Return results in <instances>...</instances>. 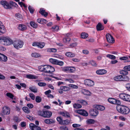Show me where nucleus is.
Wrapping results in <instances>:
<instances>
[{"label": "nucleus", "instance_id": "nucleus-1", "mask_svg": "<svg viewBox=\"0 0 130 130\" xmlns=\"http://www.w3.org/2000/svg\"><path fill=\"white\" fill-rule=\"evenodd\" d=\"M116 108L117 110L121 113L127 114L130 111L128 108L123 105H117Z\"/></svg>", "mask_w": 130, "mask_h": 130}, {"label": "nucleus", "instance_id": "nucleus-2", "mask_svg": "<svg viewBox=\"0 0 130 130\" xmlns=\"http://www.w3.org/2000/svg\"><path fill=\"white\" fill-rule=\"evenodd\" d=\"M13 42L9 37H0V43L6 45H10L13 43Z\"/></svg>", "mask_w": 130, "mask_h": 130}, {"label": "nucleus", "instance_id": "nucleus-3", "mask_svg": "<svg viewBox=\"0 0 130 130\" xmlns=\"http://www.w3.org/2000/svg\"><path fill=\"white\" fill-rule=\"evenodd\" d=\"M38 114L40 116L44 118H50L52 115V113L51 111H39Z\"/></svg>", "mask_w": 130, "mask_h": 130}, {"label": "nucleus", "instance_id": "nucleus-4", "mask_svg": "<svg viewBox=\"0 0 130 130\" xmlns=\"http://www.w3.org/2000/svg\"><path fill=\"white\" fill-rule=\"evenodd\" d=\"M13 44L15 48L18 49L23 47L24 43L21 41L16 40L13 42Z\"/></svg>", "mask_w": 130, "mask_h": 130}, {"label": "nucleus", "instance_id": "nucleus-5", "mask_svg": "<svg viewBox=\"0 0 130 130\" xmlns=\"http://www.w3.org/2000/svg\"><path fill=\"white\" fill-rule=\"evenodd\" d=\"M119 96L121 99L124 101L130 102V95H129L122 93L119 94Z\"/></svg>", "mask_w": 130, "mask_h": 130}, {"label": "nucleus", "instance_id": "nucleus-6", "mask_svg": "<svg viewBox=\"0 0 130 130\" xmlns=\"http://www.w3.org/2000/svg\"><path fill=\"white\" fill-rule=\"evenodd\" d=\"M75 68L74 67H67L62 68V70L65 72H68L71 73L74 72L75 70Z\"/></svg>", "mask_w": 130, "mask_h": 130}, {"label": "nucleus", "instance_id": "nucleus-7", "mask_svg": "<svg viewBox=\"0 0 130 130\" xmlns=\"http://www.w3.org/2000/svg\"><path fill=\"white\" fill-rule=\"evenodd\" d=\"M49 61L53 64L58 65L61 66H62L63 64V61L51 58L50 59Z\"/></svg>", "mask_w": 130, "mask_h": 130}, {"label": "nucleus", "instance_id": "nucleus-8", "mask_svg": "<svg viewBox=\"0 0 130 130\" xmlns=\"http://www.w3.org/2000/svg\"><path fill=\"white\" fill-rule=\"evenodd\" d=\"M0 4L2 5L6 9H10L11 6L9 3L5 1H3L0 2Z\"/></svg>", "mask_w": 130, "mask_h": 130}, {"label": "nucleus", "instance_id": "nucleus-9", "mask_svg": "<svg viewBox=\"0 0 130 130\" xmlns=\"http://www.w3.org/2000/svg\"><path fill=\"white\" fill-rule=\"evenodd\" d=\"M108 101L110 103L114 104L119 105L121 104L120 101L113 98H109L108 99Z\"/></svg>", "mask_w": 130, "mask_h": 130}, {"label": "nucleus", "instance_id": "nucleus-10", "mask_svg": "<svg viewBox=\"0 0 130 130\" xmlns=\"http://www.w3.org/2000/svg\"><path fill=\"white\" fill-rule=\"evenodd\" d=\"M106 37L107 41L110 43H113L115 40L113 37L109 34H107Z\"/></svg>", "mask_w": 130, "mask_h": 130}, {"label": "nucleus", "instance_id": "nucleus-11", "mask_svg": "<svg viewBox=\"0 0 130 130\" xmlns=\"http://www.w3.org/2000/svg\"><path fill=\"white\" fill-rule=\"evenodd\" d=\"M84 84L86 86L89 87L92 86L94 85V82L92 80L89 79L85 80Z\"/></svg>", "mask_w": 130, "mask_h": 130}, {"label": "nucleus", "instance_id": "nucleus-12", "mask_svg": "<svg viewBox=\"0 0 130 130\" xmlns=\"http://www.w3.org/2000/svg\"><path fill=\"white\" fill-rule=\"evenodd\" d=\"M29 128L31 130H41V128L33 123H30L29 125Z\"/></svg>", "mask_w": 130, "mask_h": 130}, {"label": "nucleus", "instance_id": "nucleus-13", "mask_svg": "<svg viewBox=\"0 0 130 130\" xmlns=\"http://www.w3.org/2000/svg\"><path fill=\"white\" fill-rule=\"evenodd\" d=\"M90 114L92 116H96L98 114V111L95 109H91L89 111Z\"/></svg>", "mask_w": 130, "mask_h": 130}, {"label": "nucleus", "instance_id": "nucleus-14", "mask_svg": "<svg viewBox=\"0 0 130 130\" xmlns=\"http://www.w3.org/2000/svg\"><path fill=\"white\" fill-rule=\"evenodd\" d=\"M76 112L80 114L85 116H87L88 115V112L84 110H77Z\"/></svg>", "mask_w": 130, "mask_h": 130}, {"label": "nucleus", "instance_id": "nucleus-15", "mask_svg": "<svg viewBox=\"0 0 130 130\" xmlns=\"http://www.w3.org/2000/svg\"><path fill=\"white\" fill-rule=\"evenodd\" d=\"M3 112L4 115H8L10 113L9 109L7 106H4L3 108Z\"/></svg>", "mask_w": 130, "mask_h": 130}, {"label": "nucleus", "instance_id": "nucleus-16", "mask_svg": "<svg viewBox=\"0 0 130 130\" xmlns=\"http://www.w3.org/2000/svg\"><path fill=\"white\" fill-rule=\"evenodd\" d=\"M6 32V29L5 26L3 25L2 22L0 21V33H4Z\"/></svg>", "mask_w": 130, "mask_h": 130}, {"label": "nucleus", "instance_id": "nucleus-17", "mask_svg": "<svg viewBox=\"0 0 130 130\" xmlns=\"http://www.w3.org/2000/svg\"><path fill=\"white\" fill-rule=\"evenodd\" d=\"M94 108L96 109L101 111L104 110L105 109V107L104 106L99 105H95Z\"/></svg>", "mask_w": 130, "mask_h": 130}, {"label": "nucleus", "instance_id": "nucleus-18", "mask_svg": "<svg viewBox=\"0 0 130 130\" xmlns=\"http://www.w3.org/2000/svg\"><path fill=\"white\" fill-rule=\"evenodd\" d=\"M107 71L104 70H99L96 71V73L99 75H103L106 73Z\"/></svg>", "mask_w": 130, "mask_h": 130}, {"label": "nucleus", "instance_id": "nucleus-19", "mask_svg": "<svg viewBox=\"0 0 130 130\" xmlns=\"http://www.w3.org/2000/svg\"><path fill=\"white\" fill-rule=\"evenodd\" d=\"M18 28L19 30L22 31L25 30L27 29L26 26L23 24H19Z\"/></svg>", "mask_w": 130, "mask_h": 130}, {"label": "nucleus", "instance_id": "nucleus-20", "mask_svg": "<svg viewBox=\"0 0 130 130\" xmlns=\"http://www.w3.org/2000/svg\"><path fill=\"white\" fill-rule=\"evenodd\" d=\"M39 12L42 15L46 17L47 15V13L45 11V10H43V8H41L40 9Z\"/></svg>", "mask_w": 130, "mask_h": 130}, {"label": "nucleus", "instance_id": "nucleus-21", "mask_svg": "<svg viewBox=\"0 0 130 130\" xmlns=\"http://www.w3.org/2000/svg\"><path fill=\"white\" fill-rule=\"evenodd\" d=\"M0 61H6L7 60V57L4 55L1 54L0 56Z\"/></svg>", "mask_w": 130, "mask_h": 130}, {"label": "nucleus", "instance_id": "nucleus-22", "mask_svg": "<svg viewBox=\"0 0 130 130\" xmlns=\"http://www.w3.org/2000/svg\"><path fill=\"white\" fill-rule=\"evenodd\" d=\"M96 27L98 31L101 30L103 29H104L103 26L100 23L98 24Z\"/></svg>", "mask_w": 130, "mask_h": 130}, {"label": "nucleus", "instance_id": "nucleus-23", "mask_svg": "<svg viewBox=\"0 0 130 130\" xmlns=\"http://www.w3.org/2000/svg\"><path fill=\"white\" fill-rule=\"evenodd\" d=\"M81 92L85 95H91V93L89 91L85 89H83Z\"/></svg>", "mask_w": 130, "mask_h": 130}, {"label": "nucleus", "instance_id": "nucleus-24", "mask_svg": "<svg viewBox=\"0 0 130 130\" xmlns=\"http://www.w3.org/2000/svg\"><path fill=\"white\" fill-rule=\"evenodd\" d=\"M65 55L68 57H73L75 56V54L72 52H67L66 53Z\"/></svg>", "mask_w": 130, "mask_h": 130}, {"label": "nucleus", "instance_id": "nucleus-25", "mask_svg": "<svg viewBox=\"0 0 130 130\" xmlns=\"http://www.w3.org/2000/svg\"><path fill=\"white\" fill-rule=\"evenodd\" d=\"M122 75H118L115 77L114 78V79L116 81H122Z\"/></svg>", "mask_w": 130, "mask_h": 130}, {"label": "nucleus", "instance_id": "nucleus-26", "mask_svg": "<svg viewBox=\"0 0 130 130\" xmlns=\"http://www.w3.org/2000/svg\"><path fill=\"white\" fill-rule=\"evenodd\" d=\"M54 71L55 69L53 67L48 66V73H51Z\"/></svg>", "mask_w": 130, "mask_h": 130}, {"label": "nucleus", "instance_id": "nucleus-27", "mask_svg": "<svg viewBox=\"0 0 130 130\" xmlns=\"http://www.w3.org/2000/svg\"><path fill=\"white\" fill-rule=\"evenodd\" d=\"M122 81L128 82L129 80V77L126 75H122Z\"/></svg>", "mask_w": 130, "mask_h": 130}, {"label": "nucleus", "instance_id": "nucleus-28", "mask_svg": "<svg viewBox=\"0 0 130 130\" xmlns=\"http://www.w3.org/2000/svg\"><path fill=\"white\" fill-rule=\"evenodd\" d=\"M26 77L27 78L30 79H35L36 78L35 76L31 74L27 75Z\"/></svg>", "mask_w": 130, "mask_h": 130}, {"label": "nucleus", "instance_id": "nucleus-29", "mask_svg": "<svg viewBox=\"0 0 130 130\" xmlns=\"http://www.w3.org/2000/svg\"><path fill=\"white\" fill-rule=\"evenodd\" d=\"M60 88L64 91H67L70 90L69 88V87L65 86L61 87Z\"/></svg>", "mask_w": 130, "mask_h": 130}, {"label": "nucleus", "instance_id": "nucleus-30", "mask_svg": "<svg viewBox=\"0 0 130 130\" xmlns=\"http://www.w3.org/2000/svg\"><path fill=\"white\" fill-rule=\"evenodd\" d=\"M30 25L33 28H36L38 27V25L35 22L31 21L30 22Z\"/></svg>", "mask_w": 130, "mask_h": 130}, {"label": "nucleus", "instance_id": "nucleus-31", "mask_svg": "<svg viewBox=\"0 0 130 130\" xmlns=\"http://www.w3.org/2000/svg\"><path fill=\"white\" fill-rule=\"evenodd\" d=\"M46 50L48 52H55L57 51L56 49L55 48H48Z\"/></svg>", "mask_w": 130, "mask_h": 130}, {"label": "nucleus", "instance_id": "nucleus-32", "mask_svg": "<svg viewBox=\"0 0 130 130\" xmlns=\"http://www.w3.org/2000/svg\"><path fill=\"white\" fill-rule=\"evenodd\" d=\"M88 34L85 32L82 33L81 35V37L84 39H85L88 37Z\"/></svg>", "mask_w": 130, "mask_h": 130}, {"label": "nucleus", "instance_id": "nucleus-33", "mask_svg": "<svg viewBox=\"0 0 130 130\" xmlns=\"http://www.w3.org/2000/svg\"><path fill=\"white\" fill-rule=\"evenodd\" d=\"M31 56L32 57L35 58L39 57L40 56L39 54L35 52L32 53L31 54Z\"/></svg>", "mask_w": 130, "mask_h": 130}, {"label": "nucleus", "instance_id": "nucleus-34", "mask_svg": "<svg viewBox=\"0 0 130 130\" xmlns=\"http://www.w3.org/2000/svg\"><path fill=\"white\" fill-rule=\"evenodd\" d=\"M22 109L26 113H29L30 112V110L27 107H23Z\"/></svg>", "mask_w": 130, "mask_h": 130}, {"label": "nucleus", "instance_id": "nucleus-35", "mask_svg": "<svg viewBox=\"0 0 130 130\" xmlns=\"http://www.w3.org/2000/svg\"><path fill=\"white\" fill-rule=\"evenodd\" d=\"M38 44L37 46L40 48H42L45 46V44L43 42H38Z\"/></svg>", "mask_w": 130, "mask_h": 130}, {"label": "nucleus", "instance_id": "nucleus-36", "mask_svg": "<svg viewBox=\"0 0 130 130\" xmlns=\"http://www.w3.org/2000/svg\"><path fill=\"white\" fill-rule=\"evenodd\" d=\"M73 107L74 108H81L82 105L78 104H73Z\"/></svg>", "mask_w": 130, "mask_h": 130}, {"label": "nucleus", "instance_id": "nucleus-37", "mask_svg": "<svg viewBox=\"0 0 130 130\" xmlns=\"http://www.w3.org/2000/svg\"><path fill=\"white\" fill-rule=\"evenodd\" d=\"M106 57L110 59H115L116 58V57L115 56L110 54L107 55Z\"/></svg>", "mask_w": 130, "mask_h": 130}, {"label": "nucleus", "instance_id": "nucleus-38", "mask_svg": "<svg viewBox=\"0 0 130 130\" xmlns=\"http://www.w3.org/2000/svg\"><path fill=\"white\" fill-rule=\"evenodd\" d=\"M29 89L34 92L36 93L37 92V89L35 87H32L29 88Z\"/></svg>", "mask_w": 130, "mask_h": 130}, {"label": "nucleus", "instance_id": "nucleus-39", "mask_svg": "<svg viewBox=\"0 0 130 130\" xmlns=\"http://www.w3.org/2000/svg\"><path fill=\"white\" fill-rule=\"evenodd\" d=\"M120 73L123 75H127L128 74V72L125 70H122L120 71Z\"/></svg>", "mask_w": 130, "mask_h": 130}, {"label": "nucleus", "instance_id": "nucleus-40", "mask_svg": "<svg viewBox=\"0 0 130 130\" xmlns=\"http://www.w3.org/2000/svg\"><path fill=\"white\" fill-rule=\"evenodd\" d=\"M35 100L37 102L39 103L41 102V98L39 96H37L36 97Z\"/></svg>", "mask_w": 130, "mask_h": 130}, {"label": "nucleus", "instance_id": "nucleus-41", "mask_svg": "<svg viewBox=\"0 0 130 130\" xmlns=\"http://www.w3.org/2000/svg\"><path fill=\"white\" fill-rule=\"evenodd\" d=\"M48 65H44V72L48 73Z\"/></svg>", "mask_w": 130, "mask_h": 130}, {"label": "nucleus", "instance_id": "nucleus-42", "mask_svg": "<svg viewBox=\"0 0 130 130\" xmlns=\"http://www.w3.org/2000/svg\"><path fill=\"white\" fill-rule=\"evenodd\" d=\"M79 101V102L81 103L82 104L84 105H86L88 103L87 102L84 100H78Z\"/></svg>", "mask_w": 130, "mask_h": 130}, {"label": "nucleus", "instance_id": "nucleus-43", "mask_svg": "<svg viewBox=\"0 0 130 130\" xmlns=\"http://www.w3.org/2000/svg\"><path fill=\"white\" fill-rule=\"evenodd\" d=\"M15 17L17 18L19 20L22 19V17L21 15L19 13H17L15 14Z\"/></svg>", "mask_w": 130, "mask_h": 130}, {"label": "nucleus", "instance_id": "nucleus-44", "mask_svg": "<svg viewBox=\"0 0 130 130\" xmlns=\"http://www.w3.org/2000/svg\"><path fill=\"white\" fill-rule=\"evenodd\" d=\"M10 5L11 6L17 7L18 6V5L15 2L11 1L10 2Z\"/></svg>", "mask_w": 130, "mask_h": 130}, {"label": "nucleus", "instance_id": "nucleus-45", "mask_svg": "<svg viewBox=\"0 0 130 130\" xmlns=\"http://www.w3.org/2000/svg\"><path fill=\"white\" fill-rule=\"evenodd\" d=\"M64 80L65 81L68 82L70 83H72L74 82V80L71 78H65L64 79Z\"/></svg>", "mask_w": 130, "mask_h": 130}, {"label": "nucleus", "instance_id": "nucleus-46", "mask_svg": "<svg viewBox=\"0 0 130 130\" xmlns=\"http://www.w3.org/2000/svg\"><path fill=\"white\" fill-rule=\"evenodd\" d=\"M6 95L9 97L11 99H13V98L14 97L13 95L11 93H6Z\"/></svg>", "mask_w": 130, "mask_h": 130}, {"label": "nucleus", "instance_id": "nucleus-47", "mask_svg": "<svg viewBox=\"0 0 130 130\" xmlns=\"http://www.w3.org/2000/svg\"><path fill=\"white\" fill-rule=\"evenodd\" d=\"M38 68L40 71L44 72V65L41 66L39 67Z\"/></svg>", "mask_w": 130, "mask_h": 130}, {"label": "nucleus", "instance_id": "nucleus-48", "mask_svg": "<svg viewBox=\"0 0 130 130\" xmlns=\"http://www.w3.org/2000/svg\"><path fill=\"white\" fill-rule=\"evenodd\" d=\"M69 86L72 88L77 89L78 88V87L75 85L73 84H70L69 85Z\"/></svg>", "mask_w": 130, "mask_h": 130}, {"label": "nucleus", "instance_id": "nucleus-49", "mask_svg": "<svg viewBox=\"0 0 130 130\" xmlns=\"http://www.w3.org/2000/svg\"><path fill=\"white\" fill-rule=\"evenodd\" d=\"M28 9L30 11V13H33L34 12V10L32 7L30 6H29L28 7Z\"/></svg>", "mask_w": 130, "mask_h": 130}, {"label": "nucleus", "instance_id": "nucleus-50", "mask_svg": "<svg viewBox=\"0 0 130 130\" xmlns=\"http://www.w3.org/2000/svg\"><path fill=\"white\" fill-rule=\"evenodd\" d=\"M38 85L40 86H44L46 85V84L44 83L43 82H39L38 83Z\"/></svg>", "mask_w": 130, "mask_h": 130}, {"label": "nucleus", "instance_id": "nucleus-51", "mask_svg": "<svg viewBox=\"0 0 130 130\" xmlns=\"http://www.w3.org/2000/svg\"><path fill=\"white\" fill-rule=\"evenodd\" d=\"M124 69L126 71H130V65L125 66Z\"/></svg>", "mask_w": 130, "mask_h": 130}, {"label": "nucleus", "instance_id": "nucleus-52", "mask_svg": "<svg viewBox=\"0 0 130 130\" xmlns=\"http://www.w3.org/2000/svg\"><path fill=\"white\" fill-rule=\"evenodd\" d=\"M30 97L32 100H34L35 98V95L33 94L30 93L29 94Z\"/></svg>", "mask_w": 130, "mask_h": 130}, {"label": "nucleus", "instance_id": "nucleus-53", "mask_svg": "<svg viewBox=\"0 0 130 130\" xmlns=\"http://www.w3.org/2000/svg\"><path fill=\"white\" fill-rule=\"evenodd\" d=\"M70 40V38H65L63 39V41L65 43H66L69 42Z\"/></svg>", "mask_w": 130, "mask_h": 130}, {"label": "nucleus", "instance_id": "nucleus-54", "mask_svg": "<svg viewBox=\"0 0 130 130\" xmlns=\"http://www.w3.org/2000/svg\"><path fill=\"white\" fill-rule=\"evenodd\" d=\"M90 63L93 66H96V64L95 62L93 60H92L90 62Z\"/></svg>", "mask_w": 130, "mask_h": 130}, {"label": "nucleus", "instance_id": "nucleus-55", "mask_svg": "<svg viewBox=\"0 0 130 130\" xmlns=\"http://www.w3.org/2000/svg\"><path fill=\"white\" fill-rule=\"evenodd\" d=\"M57 120L58 122H63L62 119L60 117H58L57 118Z\"/></svg>", "mask_w": 130, "mask_h": 130}, {"label": "nucleus", "instance_id": "nucleus-56", "mask_svg": "<svg viewBox=\"0 0 130 130\" xmlns=\"http://www.w3.org/2000/svg\"><path fill=\"white\" fill-rule=\"evenodd\" d=\"M128 57L127 56H124L122 57H120V59L121 60H125L127 59Z\"/></svg>", "mask_w": 130, "mask_h": 130}, {"label": "nucleus", "instance_id": "nucleus-57", "mask_svg": "<svg viewBox=\"0 0 130 130\" xmlns=\"http://www.w3.org/2000/svg\"><path fill=\"white\" fill-rule=\"evenodd\" d=\"M13 119L14 120V121L15 122H19L20 121V120L18 119V117H14Z\"/></svg>", "mask_w": 130, "mask_h": 130}, {"label": "nucleus", "instance_id": "nucleus-58", "mask_svg": "<svg viewBox=\"0 0 130 130\" xmlns=\"http://www.w3.org/2000/svg\"><path fill=\"white\" fill-rule=\"evenodd\" d=\"M76 46V44L75 43H73L72 44H70L69 46V48H73L75 47Z\"/></svg>", "mask_w": 130, "mask_h": 130}, {"label": "nucleus", "instance_id": "nucleus-59", "mask_svg": "<svg viewBox=\"0 0 130 130\" xmlns=\"http://www.w3.org/2000/svg\"><path fill=\"white\" fill-rule=\"evenodd\" d=\"M52 28L53 29L54 31H57L58 30L59 27L57 26H55L53 27Z\"/></svg>", "mask_w": 130, "mask_h": 130}, {"label": "nucleus", "instance_id": "nucleus-60", "mask_svg": "<svg viewBox=\"0 0 130 130\" xmlns=\"http://www.w3.org/2000/svg\"><path fill=\"white\" fill-rule=\"evenodd\" d=\"M126 87L128 90L130 91V83L126 84Z\"/></svg>", "mask_w": 130, "mask_h": 130}, {"label": "nucleus", "instance_id": "nucleus-61", "mask_svg": "<svg viewBox=\"0 0 130 130\" xmlns=\"http://www.w3.org/2000/svg\"><path fill=\"white\" fill-rule=\"evenodd\" d=\"M82 52L83 54H88L89 53V51L87 50H83Z\"/></svg>", "mask_w": 130, "mask_h": 130}, {"label": "nucleus", "instance_id": "nucleus-62", "mask_svg": "<svg viewBox=\"0 0 130 130\" xmlns=\"http://www.w3.org/2000/svg\"><path fill=\"white\" fill-rule=\"evenodd\" d=\"M72 126L74 127H79L80 126V125L79 124H73Z\"/></svg>", "mask_w": 130, "mask_h": 130}, {"label": "nucleus", "instance_id": "nucleus-63", "mask_svg": "<svg viewBox=\"0 0 130 130\" xmlns=\"http://www.w3.org/2000/svg\"><path fill=\"white\" fill-rule=\"evenodd\" d=\"M27 105L29 108L30 109L32 108L33 107V105L29 103L28 104H27Z\"/></svg>", "mask_w": 130, "mask_h": 130}, {"label": "nucleus", "instance_id": "nucleus-64", "mask_svg": "<svg viewBox=\"0 0 130 130\" xmlns=\"http://www.w3.org/2000/svg\"><path fill=\"white\" fill-rule=\"evenodd\" d=\"M27 118L30 121H32L34 119V118L33 117L29 116H28Z\"/></svg>", "mask_w": 130, "mask_h": 130}]
</instances>
